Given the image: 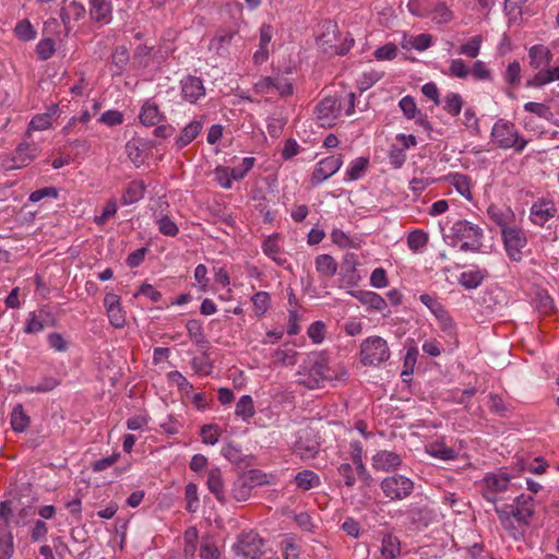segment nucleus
Listing matches in <instances>:
<instances>
[{
	"label": "nucleus",
	"instance_id": "nucleus-1",
	"mask_svg": "<svg viewBox=\"0 0 559 559\" xmlns=\"http://www.w3.org/2000/svg\"><path fill=\"white\" fill-rule=\"evenodd\" d=\"M532 502V496L522 493L514 499L512 504L495 507L502 526L510 532L514 539H521L524 536V530L516 527L514 522H518L519 525H526L528 523V520L534 514Z\"/></svg>",
	"mask_w": 559,
	"mask_h": 559
},
{
	"label": "nucleus",
	"instance_id": "nucleus-2",
	"mask_svg": "<svg viewBox=\"0 0 559 559\" xmlns=\"http://www.w3.org/2000/svg\"><path fill=\"white\" fill-rule=\"evenodd\" d=\"M328 359L323 353H310L300 366L298 382L308 389L320 388L324 381L331 380Z\"/></svg>",
	"mask_w": 559,
	"mask_h": 559
},
{
	"label": "nucleus",
	"instance_id": "nucleus-3",
	"mask_svg": "<svg viewBox=\"0 0 559 559\" xmlns=\"http://www.w3.org/2000/svg\"><path fill=\"white\" fill-rule=\"evenodd\" d=\"M491 135L499 147L514 148L518 153H521L527 144V141L520 136L514 124L502 119L493 124Z\"/></svg>",
	"mask_w": 559,
	"mask_h": 559
},
{
	"label": "nucleus",
	"instance_id": "nucleus-4",
	"mask_svg": "<svg viewBox=\"0 0 559 559\" xmlns=\"http://www.w3.org/2000/svg\"><path fill=\"white\" fill-rule=\"evenodd\" d=\"M361 362L365 366H376L390 358L386 341L380 336L365 340L360 346Z\"/></svg>",
	"mask_w": 559,
	"mask_h": 559
},
{
	"label": "nucleus",
	"instance_id": "nucleus-5",
	"mask_svg": "<svg viewBox=\"0 0 559 559\" xmlns=\"http://www.w3.org/2000/svg\"><path fill=\"white\" fill-rule=\"evenodd\" d=\"M380 487L386 498L391 500H403L412 495L414 481L404 475L394 474L383 478Z\"/></svg>",
	"mask_w": 559,
	"mask_h": 559
},
{
	"label": "nucleus",
	"instance_id": "nucleus-6",
	"mask_svg": "<svg viewBox=\"0 0 559 559\" xmlns=\"http://www.w3.org/2000/svg\"><path fill=\"white\" fill-rule=\"evenodd\" d=\"M236 552L245 559H260L264 554V542L254 532L243 533L239 536Z\"/></svg>",
	"mask_w": 559,
	"mask_h": 559
},
{
	"label": "nucleus",
	"instance_id": "nucleus-7",
	"mask_svg": "<svg viewBox=\"0 0 559 559\" xmlns=\"http://www.w3.org/2000/svg\"><path fill=\"white\" fill-rule=\"evenodd\" d=\"M341 104L335 97L328 96L316 107V118L322 128H332L340 116Z\"/></svg>",
	"mask_w": 559,
	"mask_h": 559
},
{
	"label": "nucleus",
	"instance_id": "nucleus-8",
	"mask_svg": "<svg viewBox=\"0 0 559 559\" xmlns=\"http://www.w3.org/2000/svg\"><path fill=\"white\" fill-rule=\"evenodd\" d=\"M502 236L509 258L515 262L521 261L522 249L526 246V237L523 231L516 228H503Z\"/></svg>",
	"mask_w": 559,
	"mask_h": 559
},
{
	"label": "nucleus",
	"instance_id": "nucleus-9",
	"mask_svg": "<svg viewBox=\"0 0 559 559\" xmlns=\"http://www.w3.org/2000/svg\"><path fill=\"white\" fill-rule=\"evenodd\" d=\"M342 164V155H332L322 159L312 173V185H319L333 176L341 168Z\"/></svg>",
	"mask_w": 559,
	"mask_h": 559
},
{
	"label": "nucleus",
	"instance_id": "nucleus-10",
	"mask_svg": "<svg viewBox=\"0 0 559 559\" xmlns=\"http://www.w3.org/2000/svg\"><path fill=\"white\" fill-rule=\"evenodd\" d=\"M180 84L182 98L191 104L197 103L205 95L203 81L198 76L188 75L181 80Z\"/></svg>",
	"mask_w": 559,
	"mask_h": 559
},
{
	"label": "nucleus",
	"instance_id": "nucleus-11",
	"mask_svg": "<svg viewBox=\"0 0 559 559\" xmlns=\"http://www.w3.org/2000/svg\"><path fill=\"white\" fill-rule=\"evenodd\" d=\"M104 306L107 311L109 322L115 328H122L126 324V316L120 305L118 295L108 293L104 298Z\"/></svg>",
	"mask_w": 559,
	"mask_h": 559
},
{
	"label": "nucleus",
	"instance_id": "nucleus-12",
	"mask_svg": "<svg viewBox=\"0 0 559 559\" xmlns=\"http://www.w3.org/2000/svg\"><path fill=\"white\" fill-rule=\"evenodd\" d=\"M452 233H453V245H456L457 241H464V240H481L483 238V230L479 226L474 225L467 221H457L452 226Z\"/></svg>",
	"mask_w": 559,
	"mask_h": 559
},
{
	"label": "nucleus",
	"instance_id": "nucleus-13",
	"mask_svg": "<svg viewBox=\"0 0 559 559\" xmlns=\"http://www.w3.org/2000/svg\"><path fill=\"white\" fill-rule=\"evenodd\" d=\"M557 213L555 203L550 200H540L535 202L531 207V219L538 226H544L545 223L554 217Z\"/></svg>",
	"mask_w": 559,
	"mask_h": 559
},
{
	"label": "nucleus",
	"instance_id": "nucleus-14",
	"mask_svg": "<svg viewBox=\"0 0 559 559\" xmlns=\"http://www.w3.org/2000/svg\"><path fill=\"white\" fill-rule=\"evenodd\" d=\"M402 464L401 455L392 451H379L372 457V466L378 471L390 472Z\"/></svg>",
	"mask_w": 559,
	"mask_h": 559
},
{
	"label": "nucleus",
	"instance_id": "nucleus-15",
	"mask_svg": "<svg viewBox=\"0 0 559 559\" xmlns=\"http://www.w3.org/2000/svg\"><path fill=\"white\" fill-rule=\"evenodd\" d=\"M206 485L209 490L215 496V498L221 503L225 504L227 502L225 485L219 468L215 467L210 469L207 474Z\"/></svg>",
	"mask_w": 559,
	"mask_h": 559
},
{
	"label": "nucleus",
	"instance_id": "nucleus-16",
	"mask_svg": "<svg viewBox=\"0 0 559 559\" xmlns=\"http://www.w3.org/2000/svg\"><path fill=\"white\" fill-rule=\"evenodd\" d=\"M362 305L367 306L371 310L381 311L386 307L385 300L377 293L369 290H353L348 293Z\"/></svg>",
	"mask_w": 559,
	"mask_h": 559
},
{
	"label": "nucleus",
	"instance_id": "nucleus-17",
	"mask_svg": "<svg viewBox=\"0 0 559 559\" xmlns=\"http://www.w3.org/2000/svg\"><path fill=\"white\" fill-rule=\"evenodd\" d=\"M111 3L108 0H91L92 20L107 24L111 20Z\"/></svg>",
	"mask_w": 559,
	"mask_h": 559
},
{
	"label": "nucleus",
	"instance_id": "nucleus-18",
	"mask_svg": "<svg viewBox=\"0 0 559 559\" xmlns=\"http://www.w3.org/2000/svg\"><path fill=\"white\" fill-rule=\"evenodd\" d=\"M146 185L142 180L131 181L121 198L123 205H130L136 203L144 198Z\"/></svg>",
	"mask_w": 559,
	"mask_h": 559
},
{
	"label": "nucleus",
	"instance_id": "nucleus-19",
	"mask_svg": "<svg viewBox=\"0 0 559 559\" xmlns=\"http://www.w3.org/2000/svg\"><path fill=\"white\" fill-rule=\"evenodd\" d=\"M202 121L194 120L187 124L176 139V146L178 150L183 148L188 144H190L201 132L202 130Z\"/></svg>",
	"mask_w": 559,
	"mask_h": 559
},
{
	"label": "nucleus",
	"instance_id": "nucleus-20",
	"mask_svg": "<svg viewBox=\"0 0 559 559\" xmlns=\"http://www.w3.org/2000/svg\"><path fill=\"white\" fill-rule=\"evenodd\" d=\"M528 57H530V64L534 69H540V68L549 64L552 55L547 47H545L543 45H535V46L531 47V49L528 51Z\"/></svg>",
	"mask_w": 559,
	"mask_h": 559
},
{
	"label": "nucleus",
	"instance_id": "nucleus-21",
	"mask_svg": "<svg viewBox=\"0 0 559 559\" xmlns=\"http://www.w3.org/2000/svg\"><path fill=\"white\" fill-rule=\"evenodd\" d=\"M234 32H222L218 33L210 43L209 49L217 53L218 56H224L228 52V49L231 44V39L234 37Z\"/></svg>",
	"mask_w": 559,
	"mask_h": 559
},
{
	"label": "nucleus",
	"instance_id": "nucleus-22",
	"mask_svg": "<svg viewBox=\"0 0 559 559\" xmlns=\"http://www.w3.org/2000/svg\"><path fill=\"white\" fill-rule=\"evenodd\" d=\"M381 554L386 559H395L401 555V543L396 536L386 534L382 538Z\"/></svg>",
	"mask_w": 559,
	"mask_h": 559
},
{
	"label": "nucleus",
	"instance_id": "nucleus-23",
	"mask_svg": "<svg viewBox=\"0 0 559 559\" xmlns=\"http://www.w3.org/2000/svg\"><path fill=\"white\" fill-rule=\"evenodd\" d=\"M49 324V316L45 311H39L38 314L31 313L27 319L24 331L26 333H38L43 331Z\"/></svg>",
	"mask_w": 559,
	"mask_h": 559
},
{
	"label": "nucleus",
	"instance_id": "nucleus-24",
	"mask_svg": "<svg viewBox=\"0 0 559 559\" xmlns=\"http://www.w3.org/2000/svg\"><path fill=\"white\" fill-rule=\"evenodd\" d=\"M253 484H248L246 478L239 476L233 484L231 496L235 500L247 501L251 496Z\"/></svg>",
	"mask_w": 559,
	"mask_h": 559
},
{
	"label": "nucleus",
	"instance_id": "nucleus-25",
	"mask_svg": "<svg viewBox=\"0 0 559 559\" xmlns=\"http://www.w3.org/2000/svg\"><path fill=\"white\" fill-rule=\"evenodd\" d=\"M295 483L299 489L309 490L320 485V478L314 472L305 469L295 476Z\"/></svg>",
	"mask_w": 559,
	"mask_h": 559
},
{
	"label": "nucleus",
	"instance_id": "nucleus-26",
	"mask_svg": "<svg viewBox=\"0 0 559 559\" xmlns=\"http://www.w3.org/2000/svg\"><path fill=\"white\" fill-rule=\"evenodd\" d=\"M159 110L156 104L146 102L141 109L140 120L145 126H155L160 120Z\"/></svg>",
	"mask_w": 559,
	"mask_h": 559
},
{
	"label": "nucleus",
	"instance_id": "nucleus-27",
	"mask_svg": "<svg viewBox=\"0 0 559 559\" xmlns=\"http://www.w3.org/2000/svg\"><path fill=\"white\" fill-rule=\"evenodd\" d=\"M14 552L13 535L9 528H0V559H10Z\"/></svg>",
	"mask_w": 559,
	"mask_h": 559
},
{
	"label": "nucleus",
	"instance_id": "nucleus-28",
	"mask_svg": "<svg viewBox=\"0 0 559 559\" xmlns=\"http://www.w3.org/2000/svg\"><path fill=\"white\" fill-rule=\"evenodd\" d=\"M317 271L324 276L331 277L336 274L337 263L329 254H321L316 259Z\"/></svg>",
	"mask_w": 559,
	"mask_h": 559
},
{
	"label": "nucleus",
	"instance_id": "nucleus-29",
	"mask_svg": "<svg viewBox=\"0 0 559 559\" xmlns=\"http://www.w3.org/2000/svg\"><path fill=\"white\" fill-rule=\"evenodd\" d=\"M29 424V417L25 414L22 404H16L11 414V425L14 431L23 432Z\"/></svg>",
	"mask_w": 559,
	"mask_h": 559
},
{
	"label": "nucleus",
	"instance_id": "nucleus-30",
	"mask_svg": "<svg viewBox=\"0 0 559 559\" xmlns=\"http://www.w3.org/2000/svg\"><path fill=\"white\" fill-rule=\"evenodd\" d=\"M489 217L499 226L507 228V224L513 217V214L510 209H500L496 205H490L487 210Z\"/></svg>",
	"mask_w": 559,
	"mask_h": 559
},
{
	"label": "nucleus",
	"instance_id": "nucleus-31",
	"mask_svg": "<svg viewBox=\"0 0 559 559\" xmlns=\"http://www.w3.org/2000/svg\"><path fill=\"white\" fill-rule=\"evenodd\" d=\"M130 60L129 50L124 46H118L111 55L112 66L117 69L116 73L121 74Z\"/></svg>",
	"mask_w": 559,
	"mask_h": 559
},
{
	"label": "nucleus",
	"instance_id": "nucleus-32",
	"mask_svg": "<svg viewBox=\"0 0 559 559\" xmlns=\"http://www.w3.org/2000/svg\"><path fill=\"white\" fill-rule=\"evenodd\" d=\"M323 32L318 37L319 44L334 48L333 43L336 40L337 25L332 21L324 22L322 25Z\"/></svg>",
	"mask_w": 559,
	"mask_h": 559
},
{
	"label": "nucleus",
	"instance_id": "nucleus-33",
	"mask_svg": "<svg viewBox=\"0 0 559 559\" xmlns=\"http://www.w3.org/2000/svg\"><path fill=\"white\" fill-rule=\"evenodd\" d=\"M428 243V234L421 229H416L407 236V246L413 252L421 250Z\"/></svg>",
	"mask_w": 559,
	"mask_h": 559
},
{
	"label": "nucleus",
	"instance_id": "nucleus-34",
	"mask_svg": "<svg viewBox=\"0 0 559 559\" xmlns=\"http://www.w3.org/2000/svg\"><path fill=\"white\" fill-rule=\"evenodd\" d=\"M37 147L29 143H21L16 148V155L13 157V162L21 164L29 163L36 156Z\"/></svg>",
	"mask_w": 559,
	"mask_h": 559
},
{
	"label": "nucleus",
	"instance_id": "nucleus-35",
	"mask_svg": "<svg viewBox=\"0 0 559 559\" xmlns=\"http://www.w3.org/2000/svg\"><path fill=\"white\" fill-rule=\"evenodd\" d=\"M484 481L486 484V487L489 490L500 492V491H504L508 488L510 479L504 474H500V475L491 474V475H487L484 478Z\"/></svg>",
	"mask_w": 559,
	"mask_h": 559
},
{
	"label": "nucleus",
	"instance_id": "nucleus-36",
	"mask_svg": "<svg viewBox=\"0 0 559 559\" xmlns=\"http://www.w3.org/2000/svg\"><path fill=\"white\" fill-rule=\"evenodd\" d=\"M235 413L245 420L251 418L254 415L252 397L250 395H242L237 402Z\"/></svg>",
	"mask_w": 559,
	"mask_h": 559
},
{
	"label": "nucleus",
	"instance_id": "nucleus-37",
	"mask_svg": "<svg viewBox=\"0 0 559 559\" xmlns=\"http://www.w3.org/2000/svg\"><path fill=\"white\" fill-rule=\"evenodd\" d=\"M443 109L451 116H457L463 107V99L457 93H449L444 96Z\"/></svg>",
	"mask_w": 559,
	"mask_h": 559
},
{
	"label": "nucleus",
	"instance_id": "nucleus-38",
	"mask_svg": "<svg viewBox=\"0 0 559 559\" xmlns=\"http://www.w3.org/2000/svg\"><path fill=\"white\" fill-rule=\"evenodd\" d=\"M481 43V36L476 35L472 37L466 44L460 46L459 53L474 59L479 55Z\"/></svg>",
	"mask_w": 559,
	"mask_h": 559
},
{
	"label": "nucleus",
	"instance_id": "nucleus-39",
	"mask_svg": "<svg viewBox=\"0 0 559 559\" xmlns=\"http://www.w3.org/2000/svg\"><path fill=\"white\" fill-rule=\"evenodd\" d=\"M484 280V275L479 271L463 272L460 276V284L466 289L478 287Z\"/></svg>",
	"mask_w": 559,
	"mask_h": 559
},
{
	"label": "nucleus",
	"instance_id": "nucleus-40",
	"mask_svg": "<svg viewBox=\"0 0 559 559\" xmlns=\"http://www.w3.org/2000/svg\"><path fill=\"white\" fill-rule=\"evenodd\" d=\"M368 165V158L359 157L356 158L346 171L347 180H357L365 173Z\"/></svg>",
	"mask_w": 559,
	"mask_h": 559
},
{
	"label": "nucleus",
	"instance_id": "nucleus-41",
	"mask_svg": "<svg viewBox=\"0 0 559 559\" xmlns=\"http://www.w3.org/2000/svg\"><path fill=\"white\" fill-rule=\"evenodd\" d=\"M14 33L21 40L28 41L35 38L36 32L29 21L23 20L15 25Z\"/></svg>",
	"mask_w": 559,
	"mask_h": 559
},
{
	"label": "nucleus",
	"instance_id": "nucleus-42",
	"mask_svg": "<svg viewBox=\"0 0 559 559\" xmlns=\"http://www.w3.org/2000/svg\"><path fill=\"white\" fill-rule=\"evenodd\" d=\"M382 78V73L379 71H368L364 72L361 76L357 80V86L360 92L367 91L373 84H376Z\"/></svg>",
	"mask_w": 559,
	"mask_h": 559
},
{
	"label": "nucleus",
	"instance_id": "nucleus-43",
	"mask_svg": "<svg viewBox=\"0 0 559 559\" xmlns=\"http://www.w3.org/2000/svg\"><path fill=\"white\" fill-rule=\"evenodd\" d=\"M253 309L258 317L264 314L270 305V295L266 292H259L252 297Z\"/></svg>",
	"mask_w": 559,
	"mask_h": 559
},
{
	"label": "nucleus",
	"instance_id": "nucleus-44",
	"mask_svg": "<svg viewBox=\"0 0 559 559\" xmlns=\"http://www.w3.org/2000/svg\"><path fill=\"white\" fill-rule=\"evenodd\" d=\"M185 554L194 555L198 544V530L194 526L188 527L183 534Z\"/></svg>",
	"mask_w": 559,
	"mask_h": 559
},
{
	"label": "nucleus",
	"instance_id": "nucleus-45",
	"mask_svg": "<svg viewBox=\"0 0 559 559\" xmlns=\"http://www.w3.org/2000/svg\"><path fill=\"white\" fill-rule=\"evenodd\" d=\"M157 226L159 233L168 237H175L179 233V228L176 223L167 215H164L157 219Z\"/></svg>",
	"mask_w": 559,
	"mask_h": 559
},
{
	"label": "nucleus",
	"instance_id": "nucleus-46",
	"mask_svg": "<svg viewBox=\"0 0 559 559\" xmlns=\"http://www.w3.org/2000/svg\"><path fill=\"white\" fill-rule=\"evenodd\" d=\"M471 73L469 68L465 64L462 59H453L450 63V68L448 74L457 78V79H466Z\"/></svg>",
	"mask_w": 559,
	"mask_h": 559
},
{
	"label": "nucleus",
	"instance_id": "nucleus-47",
	"mask_svg": "<svg viewBox=\"0 0 559 559\" xmlns=\"http://www.w3.org/2000/svg\"><path fill=\"white\" fill-rule=\"evenodd\" d=\"M55 50V41L51 38H44L36 46V52L40 60H48L51 58Z\"/></svg>",
	"mask_w": 559,
	"mask_h": 559
},
{
	"label": "nucleus",
	"instance_id": "nucleus-48",
	"mask_svg": "<svg viewBox=\"0 0 559 559\" xmlns=\"http://www.w3.org/2000/svg\"><path fill=\"white\" fill-rule=\"evenodd\" d=\"M429 453L440 460L443 461H451L456 457V452L449 447H445L443 444H432L430 447Z\"/></svg>",
	"mask_w": 559,
	"mask_h": 559
},
{
	"label": "nucleus",
	"instance_id": "nucleus-49",
	"mask_svg": "<svg viewBox=\"0 0 559 559\" xmlns=\"http://www.w3.org/2000/svg\"><path fill=\"white\" fill-rule=\"evenodd\" d=\"M59 385V381L56 378L49 377L43 379L37 385L26 386L25 392L27 393H43L49 392Z\"/></svg>",
	"mask_w": 559,
	"mask_h": 559
},
{
	"label": "nucleus",
	"instance_id": "nucleus-50",
	"mask_svg": "<svg viewBox=\"0 0 559 559\" xmlns=\"http://www.w3.org/2000/svg\"><path fill=\"white\" fill-rule=\"evenodd\" d=\"M254 158L253 157H245L242 163L238 166L233 167L230 170V176L234 180L242 179L247 173L253 167Z\"/></svg>",
	"mask_w": 559,
	"mask_h": 559
},
{
	"label": "nucleus",
	"instance_id": "nucleus-51",
	"mask_svg": "<svg viewBox=\"0 0 559 559\" xmlns=\"http://www.w3.org/2000/svg\"><path fill=\"white\" fill-rule=\"evenodd\" d=\"M186 500H187V510L189 512H195L199 507V498H198V487L193 483H189L186 486Z\"/></svg>",
	"mask_w": 559,
	"mask_h": 559
},
{
	"label": "nucleus",
	"instance_id": "nucleus-52",
	"mask_svg": "<svg viewBox=\"0 0 559 559\" xmlns=\"http://www.w3.org/2000/svg\"><path fill=\"white\" fill-rule=\"evenodd\" d=\"M524 109L544 119H549L552 116L550 108L542 103L528 102L524 105Z\"/></svg>",
	"mask_w": 559,
	"mask_h": 559
},
{
	"label": "nucleus",
	"instance_id": "nucleus-53",
	"mask_svg": "<svg viewBox=\"0 0 559 559\" xmlns=\"http://www.w3.org/2000/svg\"><path fill=\"white\" fill-rule=\"evenodd\" d=\"M452 185L456 191L466 198H471L469 180L465 175L456 174L452 177Z\"/></svg>",
	"mask_w": 559,
	"mask_h": 559
},
{
	"label": "nucleus",
	"instance_id": "nucleus-54",
	"mask_svg": "<svg viewBox=\"0 0 559 559\" xmlns=\"http://www.w3.org/2000/svg\"><path fill=\"white\" fill-rule=\"evenodd\" d=\"M469 70L476 80L490 81L492 79L491 72L484 61L477 60Z\"/></svg>",
	"mask_w": 559,
	"mask_h": 559
},
{
	"label": "nucleus",
	"instance_id": "nucleus-55",
	"mask_svg": "<svg viewBox=\"0 0 559 559\" xmlns=\"http://www.w3.org/2000/svg\"><path fill=\"white\" fill-rule=\"evenodd\" d=\"M13 515L12 501L5 500L0 503V528H9Z\"/></svg>",
	"mask_w": 559,
	"mask_h": 559
},
{
	"label": "nucleus",
	"instance_id": "nucleus-56",
	"mask_svg": "<svg viewBox=\"0 0 559 559\" xmlns=\"http://www.w3.org/2000/svg\"><path fill=\"white\" fill-rule=\"evenodd\" d=\"M187 331L189 335L194 338L195 343L200 344L204 342L203 326L199 320H189L187 322Z\"/></svg>",
	"mask_w": 559,
	"mask_h": 559
},
{
	"label": "nucleus",
	"instance_id": "nucleus-57",
	"mask_svg": "<svg viewBox=\"0 0 559 559\" xmlns=\"http://www.w3.org/2000/svg\"><path fill=\"white\" fill-rule=\"evenodd\" d=\"M520 76H521V66H520L519 61L514 60L511 63H509L506 74H504V79L509 84L515 85L519 83Z\"/></svg>",
	"mask_w": 559,
	"mask_h": 559
},
{
	"label": "nucleus",
	"instance_id": "nucleus-58",
	"mask_svg": "<svg viewBox=\"0 0 559 559\" xmlns=\"http://www.w3.org/2000/svg\"><path fill=\"white\" fill-rule=\"evenodd\" d=\"M396 55L397 47L392 43L385 44L384 46L378 48L374 51V57L378 60H392L393 58L396 57Z\"/></svg>",
	"mask_w": 559,
	"mask_h": 559
},
{
	"label": "nucleus",
	"instance_id": "nucleus-59",
	"mask_svg": "<svg viewBox=\"0 0 559 559\" xmlns=\"http://www.w3.org/2000/svg\"><path fill=\"white\" fill-rule=\"evenodd\" d=\"M340 477L344 480L347 487H353L356 483L353 466L348 463H343L337 468Z\"/></svg>",
	"mask_w": 559,
	"mask_h": 559
},
{
	"label": "nucleus",
	"instance_id": "nucleus-60",
	"mask_svg": "<svg viewBox=\"0 0 559 559\" xmlns=\"http://www.w3.org/2000/svg\"><path fill=\"white\" fill-rule=\"evenodd\" d=\"M399 106H400L401 110L403 111V114L406 116V118H408V119L415 118L417 107H416L415 100L412 96L403 97L400 100Z\"/></svg>",
	"mask_w": 559,
	"mask_h": 559
},
{
	"label": "nucleus",
	"instance_id": "nucleus-61",
	"mask_svg": "<svg viewBox=\"0 0 559 559\" xmlns=\"http://www.w3.org/2000/svg\"><path fill=\"white\" fill-rule=\"evenodd\" d=\"M57 198L58 197V190L53 187H46L38 190H35L29 194L28 200L33 203L38 202L43 200L44 198Z\"/></svg>",
	"mask_w": 559,
	"mask_h": 559
},
{
	"label": "nucleus",
	"instance_id": "nucleus-62",
	"mask_svg": "<svg viewBox=\"0 0 559 559\" xmlns=\"http://www.w3.org/2000/svg\"><path fill=\"white\" fill-rule=\"evenodd\" d=\"M430 511L427 508H420V507H412L408 511V518L413 522L417 521H424V524L427 525L428 519L430 516Z\"/></svg>",
	"mask_w": 559,
	"mask_h": 559
},
{
	"label": "nucleus",
	"instance_id": "nucleus-63",
	"mask_svg": "<svg viewBox=\"0 0 559 559\" xmlns=\"http://www.w3.org/2000/svg\"><path fill=\"white\" fill-rule=\"evenodd\" d=\"M99 121L107 126H117L122 123L123 115L117 110H107L100 116Z\"/></svg>",
	"mask_w": 559,
	"mask_h": 559
},
{
	"label": "nucleus",
	"instance_id": "nucleus-64",
	"mask_svg": "<svg viewBox=\"0 0 559 559\" xmlns=\"http://www.w3.org/2000/svg\"><path fill=\"white\" fill-rule=\"evenodd\" d=\"M370 284L376 288L388 286L386 273L382 267L373 270L370 276Z\"/></svg>",
	"mask_w": 559,
	"mask_h": 559
}]
</instances>
